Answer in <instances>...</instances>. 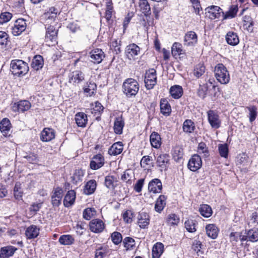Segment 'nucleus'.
<instances>
[{"label": "nucleus", "instance_id": "obj_1", "mask_svg": "<svg viewBox=\"0 0 258 258\" xmlns=\"http://www.w3.org/2000/svg\"><path fill=\"white\" fill-rule=\"evenodd\" d=\"M10 71L14 76H24L29 71L27 63L21 59L12 60L10 64Z\"/></svg>", "mask_w": 258, "mask_h": 258}, {"label": "nucleus", "instance_id": "obj_2", "mask_svg": "<svg viewBox=\"0 0 258 258\" xmlns=\"http://www.w3.org/2000/svg\"><path fill=\"white\" fill-rule=\"evenodd\" d=\"M214 75L218 82L227 84L230 81V74L226 67L222 63H218L214 68Z\"/></svg>", "mask_w": 258, "mask_h": 258}, {"label": "nucleus", "instance_id": "obj_3", "mask_svg": "<svg viewBox=\"0 0 258 258\" xmlns=\"http://www.w3.org/2000/svg\"><path fill=\"white\" fill-rule=\"evenodd\" d=\"M122 90L128 97L135 96L139 90V83L136 80L128 78L123 82Z\"/></svg>", "mask_w": 258, "mask_h": 258}, {"label": "nucleus", "instance_id": "obj_4", "mask_svg": "<svg viewBox=\"0 0 258 258\" xmlns=\"http://www.w3.org/2000/svg\"><path fill=\"white\" fill-rule=\"evenodd\" d=\"M156 71L151 69L146 71L145 76L144 82L145 87L148 90L152 89L157 84Z\"/></svg>", "mask_w": 258, "mask_h": 258}, {"label": "nucleus", "instance_id": "obj_5", "mask_svg": "<svg viewBox=\"0 0 258 258\" xmlns=\"http://www.w3.org/2000/svg\"><path fill=\"white\" fill-rule=\"evenodd\" d=\"M221 14L224 15V12L219 7L217 6H210L205 9L206 16L211 20L219 19Z\"/></svg>", "mask_w": 258, "mask_h": 258}, {"label": "nucleus", "instance_id": "obj_6", "mask_svg": "<svg viewBox=\"0 0 258 258\" xmlns=\"http://www.w3.org/2000/svg\"><path fill=\"white\" fill-rule=\"evenodd\" d=\"M89 226L91 232L94 233H100L104 230L105 224L102 220L96 218L89 222Z\"/></svg>", "mask_w": 258, "mask_h": 258}, {"label": "nucleus", "instance_id": "obj_7", "mask_svg": "<svg viewBox=\"0 0 258 258\" xmlns=\"http://www.w3.org/2000/svg\"><path fill=\"white\" fill-rule=\"evenodd\" d=\"M26 21L24 19H18L12 28V33L14 36H19L26 30Z\"/></svg>", "mask_w": 258, "mask_h": 258}, {"label": "nucleus", "instance_id": "obj_8", "mask_svg": "<svg viewBox=\"0 0 258 258\" xmlns=\"http://www.w3.org/2000/svg\"><path fill=\"white\" fill-rule=\"evenodd\" d=\"M208 120L212 128H218L221 125V120L219 115L215 111L210 110L207 112Z\"/></svg>", "mask_w": 258, "mask_h": 258}, {"label": "nucleus", "instance_id": "obj_9", "mask_svg": "<svg viewBox=\"0 0 258 258\" xmlns=\"http://www.w3.org/2000/svg\"><path fill=\"white\" fill-rule=\"evenodd\" d=\"M105 57V54L102 49L95 48L90 52V58L91 62L95 64H99Z\"/></svg>", "mask_w": 258, "mask_h": 258}, {"label": "nucleus", "instance_id": "obj_10", "mask_svg": "<svg viewBox=\"0 0 258 258\" xmlns=\"http://www.w3.org/2000/svg\"><path fill=\"white\" fill-rule=\"evenodd\" d=\"M31 106V103L29 101L21 100L13 104L12 108L14 112H24L28 110Z\"/></svg>", "mask_w": 258, "mask_h": 258}, {"label": "nucleus", "instance_id": "obj_11", "mask_svg": "<svg viewBox=\"0 0 258 258\" xmlns=\"http://www.w3.org/2000/svg\"><path fill=\"white\" fill-rule=\"evenodd\" d=\"M202 165L201 157L198 154H195L189 159L187 165L191 171H196L201 167Z\"/></svg>", "mask_w": 258, "mask_h": 258}, {"label": "nucleus", "instance_id": "obj_12", "mask_svg": "<svg viewBox=\"0 0 258 258\" xmlns=\"http://www.w3.org/2000/svg\"><path fill=\"white\" fill-rule=\"evenodd\" d=\"M46 31L45 37L46 42L55 43L57 41V30L52 25L49 26L46 28Z\"/></svg>", "mask_w": 258, "mask_h": 258}, {"label": "nucleus", "instance_id": "obj_13", "mask_svg": "<svg viewBox=\"0 0 258 258\" xmlns=\"http://www.w3.org/2000/svg\"><path fill=\"white\" fill-rule=\"evenodd\" d=\"M63 189L59 187L54 188L52 191L51 202L53 206H58L63 197Z\"/></svg>", "mask_w": 258, "mask_h": 258}, {"label": "nucleus", "instance_id": "obj_14", "mask_svg": "<svg viewBox=\"0 0 258 258\" xmlns=\"http://www.w3.org/2000/svg\"><path fill=\"white\" fill-rule=\"evenodd\" d=\"M104 164V157L100 154L94 156L90 163V167L93 170H97Z\"/></svg>", "mask_w": 258, "mask_h": 258}, {"label": "nucleus", "instance_id": "obj_15", "mask_svg": "<svg viewBox=\"0 0 258 258\" xmlns=\"http://www.w3.org/2000/svg\"><path fill=\"white\" fill-rule=\"evenodd\" d=\"M138 223L141 228L145 229L148 227L150 223V217L149 215L145 212L139 213Z\"/></svg>", "mask_w": 258, "mask_h": 258}, {"label": "nucleus", "instance_id": "obj_16", "mask_svg": "<svg viewBox=\"0 0 258 258\" xmlns=\"http://www.w3.org/2000/svg\"><path fill=\"white\" fill-rule=\"evenodd\" d=\"M140 52V48L136 44L132 43L127 46L125 54L130 59H134Z\"/></svg>", "mask_w": 258, "mask_h": 258}, {"label": "nucleus", "instance_id": "obj_17", "mask_svg": "<svg viewBox=\"0 0 258 258\" xmlns=\"http://www.w3.org/2000/svg\"><path fill=\"white\" fill-rule=\"evenodd\" d=\"M162 189V184L160 179L154 178L149 182L148 190L150 192H153L154 194L160 193Z\"/></svg>", "mask_w": 258, "mask_h": 258}, {"label": "nucleus", "instance_id": "obj_18", "mask_svg": "<svg viewBox=\"0 0 258 258\" xmlns=\"http://www.w3.org/2000/svg\"><path fill=\"white\" fill-rule=\"evenodd\" d=\"M198 42V36L194 31L187 32L184 37V45L186 46H193Z\"/></svg>", "mask_w": 258, "mask_h": 258}, {"label": "nucleus", "instance_id": "obj_19", "mask_svg": "<svg viewBox=\"0 0 258 258\" xmlns=\"http://www.w3.org/2000/svg\"><path fill=\"white\" fill-rule=\"evenodd\" d=\"M39 233V228L36 225H31L26 228L25 234L27 239H32L37 237Z\"/></svg>", "mask_w": 258, "mask_h": 258}, {"label": "nucleus", "instance_id": "obj_20", "mask_svg": "<svg viewBox=\"0 0 258 258\" xmlns=\"http://www.w3.org/2000/svg\"><path fill=\"white\" fill-rule=\"evenodd\" d=\"M161 113L165 116H169L171 112V107L168 101L165 99H161L160 102Z\"/></svg>", "mask_w": 258, "mask_h": 258}, {"label": "nucleus", "instance_id": "obj_21", "mask_svg": "<svg viewBox=\"0 0 258 258\" xmlns=\"http://www.w3.org/2000/svg\"><path fill=\"white\" fill-rule=\"evenodd\" d=\"M55 137V132L50 128H44L41 133L40 139L43 142H49Z\"/></svg>", "mask_w": 258, "mask_h": 258}, {"label": "nucleus", "instance_id": "obj_22", "mask_svg": "<svg viewBox=\"0 0 258 258\" xmlns=\"http://www.w3.org/2000/svg\"><path fill=\"white\" fill-rule=\"evenodd\" d=\"M17 248L13 246H4L0 249V258H9L12 256Z\"/></svg>", "mask_w": 258, "mask_h": 258}, {"label": "nucleus", "instance_id": "obj_23", "mask_svg": "<svg viewBox=\"0 0 258 258\" xmlns=\"http://www.w3.org/2000/svg\"><path fill=\"white\" fill-rule=\"evenodd\" d=\"M169 160L170 157L168 154H161L157 157V165L158 166L166 169L169 164Z\"/></svg>", "mask_w": 258, "mask_h": 258}, {"label": "nucleus", "instance_id": "obj_24", "mask_svg": "<svg viewBox=\"0 0 258 258\" xmlns=\"http://www.w3.org/2000/svg\"><path fill=\"white\" fill-rule=\"evenodd\" d=\"M96 186L97 182L96 180L91 179L85 184L83 189V193L87 195H91L95 192Z\"/></svg>", "mask_w": 258, "mask_h": 258}, {"label": "nucleus", "instance_id": "obj_25", "mask_svg": "<svg viewBox=\"0 0 258 258\" xmlns=\"http://www.w3.org/2000/svg\"><path fill=\"white\" fill-rule=\"evenodd\" d=\"M84 79V74L80 71H75L72 72L70 76L69 81L74 84H79Z\"/></svg>", "mask_w": 258, "mask_h": 258}, {"label": "nucleus", "instance_id": "obj_26", "mask_svg": "<svg viewBox=\"0 0 258 258\" xmlns=\"http://www.w3.org/2000/svg\"><path fill=\"white\" fill-rule=\"evenodd\" d=\"M11 127V122L8 118H3L0 122L1 132L5 137L8 136Z\"/></svg>", "mask_w": 258, "mask_h": 258}, {"label": "nucleus", "instance_id": "obj_27", "mask_svg": "<svg viewBox=\"0 0 258 258\" xmlns=\"http://www.w3.org/2000/svg\"><path fill=\"white\" fill-rule=\"evenodd\" d=\"M123 144L121 142L114 143L109 149L108 154L110 155H117L120 154L123 150Z\"/></svg>", "mask_w": 258, "mask_h": 258}, {"label": "nucleus", "instance_id": "obj_28", "mask_svg": "<svg viewBox=\"0 0 258 258\" xmlns=\"http://www.w3.org/2000/svg\"><path fill=\"white\" fill-rule=\"evenodd\" d=\"M124 126V119L121 116L116 117L114 122L113 130L116 134L121 135Z\"/></svg>", "mask_w": 258, "mask_h": 258}, {"label": "nucleus", "instance_id": "obj_29", "mask_svg": "<svg viewBox=\"0 0 258 258\" xmlns=\"http://www.w3.org/2000/svg\"><path fill=\"white\" fill-rule=\"evenodd\" d=\"M91 105V113L93 114L94 116H96V119L97 120H99L100 119V115H101L104 109L103 106L98 101H96L95 102V105L92 104Z\"/></svg>", "mask_w": 258, "mask_h": 258}, {"label": "nucleus", "instance_id": "obj_30", "mask_svg": "<svg viewBox=\"0 0 258 258\" xmlns=\"http://www.w3.org/2000/svg\"><path fill=\"white\" fill-rule=\"evenodd\" d=\"M206 231L208 236L215 239L218 236L219 229L215 224H210L206 225Z\"/></svg>", "mask_w": 258, "mask_h": 258}, {"label": "nucleus", "instance_id": "obj_31", "mask_svg": "<svg viewBox=\"0 0 258 258\" xmlns=\"http://www.w3.org/2000/svg\"><path fill=\"white\" fill-rule=\"evenodd\" d=\"M76 199V192L74 190L68 191L64 197L63 204L65 207H69L72 206Z\"/></svg>", "mask_w": 258, "mask_h": 258}, {"label": "nucleus", "instance_id": "obj_32", "mask_svg": "<svg viewBox=\"0 0 258 258\" xmlns=\"http://www.w3.org/2000/svg\"><path fill=\"white\" fill-rule=\"evenodd\" d=\"M196 130L195 122L191 119H187L184 120L182 124V130L186 134H191Z\"/></svg>", "mask_w": 258, "mask_h": 258}, {"label": "nucleus", "instance_id": "obj_33", "mask_svg": "<svg viewBox=\"0 0 258 258\" xmlns=\"http://www.w3.org/2000/svg\"><path fill=\"white\" fill-rule=\"evenodd\" d=\"M75 120L78 126L84 127L88 121L87 115L84 112H78L75 115Z\"/></svg>", "mask_w": 258, "mask_h": 258}, {"label": "nucleus", "instance_id": "obj_34", "mask_svg": "<svg viewBox=\"0 0 258 258\" xmlns=\"http://www.w3.org/2000/svg\"><path fill=\"white\" fill-rule=\"evenodd\" d=\"M59 14L58 10L55 7H51L44 13V17L47 21L50 20L54 22Z\"/></svg>", "mask_w": 258, "mask_h": 258}, {"label": "nucleus", "instance_id": "obj_35", "mask_svg": "<svg viewBox=\"0 0 258 258\" xmlns=\"http://www.w3.org/2000/svg\"><path fill=\"white\" fill-rule=\"evenodd\" d=\"M150 143L152 146L156 149H158L161 145V139L160 136L157 132H153L150 137Z\"/></svg>", "mask_w": 258, "mask_h": 258}, {"label": "nucleus", "instance_id": "obj_36", "mask_svg": "<svg viewBox=\"0 0 258 258\" xmlns=\"http://www.w3.org/2000/svg\"><path fill=\"white\" fill-rule=\"evenodd\" d=\"M166 199L167 198L164 195H160L159 197L156 200L155 205V210L156 212L161 213V212L163 210L166 204Z\"/></svg>", "mask_w": 258, "mask_h": 258}, {"label": "nucleus", "instance_id": "obj_37", "mask_svg": "<svg viewBox=\"0 0 258 258\" xmlns=\"http://www.w3.org/2000/svg\"><path fill=\"white\" fill-rule=\"evenodd\" d=\"M227 42L232 46L236 45L239 43V38L236 33L233 32H229L226 36Z\"/></svg>", "mask_w": 258, "mask_h": 258}, {"label": "nucleus", "instance_id": "obj_38", "mask_svg": "<svg viewBox=\"0 0 258 258\" xmlns=\"http://www.w3.org/2000/svg\"><path fill=\"white\" fill-rule=\"evenodd\" d=\"M170 94L173 98L179 99L183 94L182 88L179 85L172 86L170 89Z\"/></svg>", "mask_w": 258, "mask_h": 258}, {"label": "nucleus", "instance_id": "obj_39", "mask_svg": "<svg viewBox=\"0 0 258 258\" xmlns=\"http://www.w3.org/2000/svg\"><path fill=\"white\" fill-rule=\"evenodd\" d=\"M43 66V58L40 55H35L31 63V67L35 70L41 69Z\"/></svg>", "mask_w": 258, "mask_h": 258}, {"label": "nucleus", "instance_id": "obj_40", "mask_svg": "<svg viewBox=\"0 0 258 258\" xmlns=\"http://www.w3.org/2000/svg\"><path fill=\"white\" fill-rule=\"evenodd\" d=\"M140 11L146 17H149L151 15V8L147 0L140 2L139 3Z\"/></svg>", "mask_w": 258, "mask_h": 258}, {"label": "nucleus", "instance_id": "obj_41", "mask_svg": "<svg viewBox=\"0 0 258 258\" xmlns=\"http://www.w3.org/2000/svg\"><path fill=\"white\" fill-rule=\"evenodd\" d=\"M164 245L160 242L157 243L152 248L153 258H159L163 252Z\"/></svg>", "mask_w": 258, "mask_h": 258}, {"label": "nucleus", "instance_id": "obj_42", "mask_svg": "<svg viewBox=\"0 0 258 258\" xmlns=\"http://www.w3.org/2000/svg\"><path fill=\"white\" fill-rule=\"evenodd\" d=\"M238 10V8L237 5H232L229 10L223 15V20L234 18L236 16Z\"/></svg>", "mask_w": 258, "mask_h": 258}, {"label": "nucleus", "instance_id": "obj_43", "mask_svg": "<svg viewBox=\"0 0 258 258\" xmlns=\"http://www.w3.org/2000/svg\"><path fill=\"white\" fill-rule=\"evenodd\" d=\"M243 28L249 32H252L253 26V22L252 18L249 16H245L243 17Z\"/></svg>", "mask_w": 258, "mask_h": 258}, {"label": "nucleus", "instance_id": "obj_44", "mask_svg": "<svg viewBox=\"0 0 258 258\" xmlns=\"http://www.w3.org/2000/svg\"><path fill=\"white\" fill-rule=\"evenodd\" d=\"M117 181V178L113 175H107L105 178V185L109 189H114L115 183Z\"/></svg>", "mask_w": 258, "mask_h": 258}, {"label": "nucleus", "instance_id": "obj_45", "mask_svg": "<svg viewBox=\"0 0 258 258\" xmlns=\"http://www.w3.org/2000/svg\"><path fill=\"white\" fill-rule=\"evenodd\" d=\"M199 212L202 216L206 218L210 217L212 214V210L208 205L204 204L201 206Z\"/></svg>", "mask_w": 258, "mask_h": 258}, {"label": "nucleus", "instance_id": "obj_46", "mask_svg": "<svg viewBox=\"0 0 258 258\" xmlns=\"http://www.w3.org/2000/svg\"><path fill=\"white\" fill-rule=\"evenodd\" d=\"M172 154L174 159L178 161L183 155V149L180 146H175L172 149Z\"/></svg>", "mask_w": 258, "mask_h": 258}, {"label": "nucleus", "instance_id": "obj_47", "mask_svg": "<svg viewBox=\"0 0 258 258\" xmlns=\"http://www.w3.org/2000/svg\"><path fill=\"white\" fill-rule=\"evenodd\" d=\"M122 242L126 250H132L135 247V241L132 237H126L124 238Z\"/></svg>", "mask_w": 258, "mask_h": 258}, {"label": "nucleus", "instance_id": "obj_48", "mask_svg": "<svg viewBox=\"0 0 258 258\" xmlns=\"http://www.w3.org/2000/svg\"><path fill=\"white\" fill-rule=\"evenodd\" d=\"M197 224V221L192 219H188L184 223L185 228L187 231L190 233L195 232L196 231Z\"/></svg>", "mask_w": 258, "mask_h": 258}, {"label": "nucleus", "instance_id": "obj_49", "mask_svg": "<svg viewBox=\"0 0 258 258\" xmlns=\"http://www.w3.org/2000/svg\"><path fill=\"white\" fill-rule=\"evenodd\" d=\"M218 152L221 157L227 158L229 153V149L227 144H220L218 145Z\"/></svg>", "mask_w": 258, "mask_h": 258}, {"label": "nucleus", "instance_id": "obj_50", "mask_svg": "<svg viewBox=\"0 0 258 258\" xmlns=\"http://www.w3.org/2000/svg\"><path fill=\"white\" fill-rule=\"evenodd\" d=\"M166 222L169 226L177 225L179 222V218L175 214H169L167 216Z\"/></svg>", "mask_w": 258, "mask_h": 258}, {"label": "nucleus", "instance_id": "obj_51", "mask_svg": "<svg viewBox=\"0 0 258 258\" xmlns=\"http://www.w3.org/2000/svg\"><path fill=\"white\" fill-rule=\"evenodd\" d=\"M83 217L85 219L89 220L96 214V211L94 208H87L83 211Z\"/></svg>", "mask_w": 258, "mask_h": 258}, {"label": "nucleus", "instance_id": "obj_52", "mask_svg": "<svg viewBox=\"0 0 258 258\" xmlns=\"http://www.w3.org/2000/svg\"><path fill=\"white\" fill-rule=\"evenodd\" d=\"M84 175V172L83 170L81 169L76 170L72 177L73 182L74 183L77 184L78 182L81 181Z\"/></svg>", "mask_w": 258, "mask_h": 258}, {"label": "nucleus", "instance_id": "obj_53", "mask_svg": "<svg viewBox=\"0 0 258 258\" xmlns=\"http://www.w3.org/2000/svg\"><path fill=\"white\" fill-rule=\"evenodd\" d=\"M205 72V67L203 63H200L196 66L194 70V76L199 78L202 76Z\"/></svg>", "mask_w": 258, "mask_h": 258}, {"label": "nucleus", "instance_id": "obj_54", "mask_svg": "<svg viewBox=\"0 0 258 258\" xmlns=\"http://www.w3.org/2000/svg\"><path fill=\"white\" fill-rule=\"evenodd\" d=\"M58 241L61 244L70 245L74 242V239L70 235H63L59 237Z\"/></svg>", "mask_w": 258, "mask_h": 258}, {"label": "nucleus", "instance_id": "obj_55", "mask_svg": "<svg viewBox=\"0 0 258 258\" xmlns=\"http://www.w3.org/2000/svg\"><path fill=\"white\" fill-rule=\"evenodd\" d=\"M113 12L114 11L112 4L111 2H108L106 5L105 15V18L108 23H110V21H111V19L112 18Z\"/></svg>", "mask_w": 258, "mask_h": 258}, {"label": "nucleus", "instance_id": "obj_56", "mask_svg": "<svg viewBox=\"0 0 258 258\" xmlns=\"http://www.w3.org/2000/svg\"><path fill=\"white\" fill-rule=\"evenodd\" d=\"M182 45L178 42H174L172 46L171 52L173 55H179L182 53Z\"/></svg>", "mask_w": 258, "mask_h": 258}, {"label": "nucleus", "instance_id": "obj_57", "mask_svg": "<svg viewBox=\"0 0 258 258\" xmlns=\"http://www.w3.org/2000/svg\"><path fill=\"white\" fill-rule=\"evenodd\" d=\"M209 88V86L208 83H205L202 85H200L198 91L199 96L203 99L205 98L206 96Z\"/></svg>", "mask_w": 258, "mask_h": 258}, {"label": "nucleus", "instance_id": "obj_58", "mask_svg": "<svg viewBox=\"0 0 258 258\" xmlns=\"http://www.w3.org/2000/svg\"><path fill=\"white\" fill-rule=\"evenodd\" d=\"M247 109L249 111V118L250 122H252L256 118L257 116V108L254 106H250L247 107Z\"/></svg>", "mask_w": 258, "mask_h": 258}, {"label": "nucleus", "instance_id": "obj_59", "mask_svg": "<svg viewBox=\"0 0 258 258\" xmlns=\"http://www.w3.org/2000/svg\"><path fill=\"white\" fill-rule=\"evenodd\" d=\"M12 18V14L9 12H3L0 15V24L9 22Z\"/></svg>", "mask_w": 258, "mask_h": 258}, {"label": "nucleus", "instance_id": "obj_60", "mask_svg": "<svg viewBox=\"0 0 258 258\" xmlns=\"http://www.w3.org/2000/svg\"><path fill=\"white\" fill-rule=\"evenodd\" d=\"M248 240L251 242L258 241V231L254 230H249L248 231Z\"/></svg>", "mask_w": 258, "mask_h": 258}, {"label": "nucleus", "instance_id": "obj_61", "mask_svg": "<svg viewBox=\"0 0 258 258\" xmlns=\"http://www.w3.org/2000/svg\"><path fill=\"white\" fill-rule=\"evenodd\" d=\"M111 237L112 242L116 245L120 243L122 239L121 234L118 232H114L112 233Z\"/></svg>", "mask_w": 258, "mask_h": 258}, {"label": "nucleus", "instance_id": "obj_62", "mask_svg": "<svg viewBox=\"0 0 258 258\" xmlns=\"http://www.w3.org/2000/svg\"><path fill=\"white\" fill-rule=\"evenodd\" d=\"M198 152L200 154H203L204 156L207 157L209 155V152L204 143L201 142L199 144Z\"/></svg>", "mask_w": 258, "mask_h": 258}, {"label": "nucleus", "instance_id": "obj_63", "mask_svg": "<svg viewBox=\"0 0 258 258\" xmlns=\"http://www.w3.org/2000/svg\"><path fill=\"white\" fill-rule=\"evenodd\" d=\"M96 88V84L94 83L90 82L87 87L84 88V92L88 93L90 96H91L94 93Z\"/></svg>", "mask_w": 258, "mask_h": 258}, {"label": "nucleus", "instance_id": "obj_64", "mask_svg": "<svg viewBox=\"0 0 258 258\" xmlns=\"http://www.w3.org/2000/svg\"><path fill=\"white\" fill-rule=\"evenodd\" d=\"M202 244L200 241L195 240L192 242L191 248L195 251L198 253L201 252V249L202 248Z\"/></svg>", "mask_w": 258, "mask_h": 258}]
</instances>
